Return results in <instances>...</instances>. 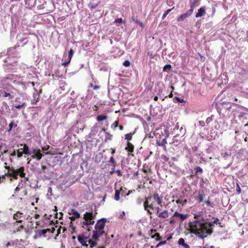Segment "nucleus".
Listing matches in <instances>:
<instances>
[{
  "mask_svg": "<svg viewBox=\"0 0 248 248\" xmlns=\"http://www.w3.org/2000/svg\"><path fill=\"white\" fill-rule=\"evenodd\" d=\"M219 223L217 218H214L213 222H208L207 219L202 218L201 220H195L188 223V231L200 238L204 239L213 232L214 224Z\"/></svg>",
  "mask_w": 248,
  "mask_h": 248,
  "instance_id": "obj_1",
  "label": "nucleus"
},
{
  "mask_svg": "<svg viewBox=\"0 0 248 248\" xmlns=\"http://www.w3.org/2000/svg\"><path fill=\"white\" fill-rule=\"evenodd\" d=\"M163 197L159 196L157 192H155L152 194L144 198L143 202V207L147 214L150 215V218H152L151 215L155 210L159 207L156 205H162Z\"/></svg>",
  "mask_w": 248,
  "mask_h": 248,
  "instance_id": "obj_2",
  "label": "nucleus"
},
{
  "mask_svg": "<svg viewBox=\"0 0 248 248\" xmlns=\"http://www.w3.org/2000/svg\"><path fill=\"white\" fill-rule=\"evenodd\" d=\"M5 168L7 170V175L10 177V181L13 180L12 178L14 179H17L18 176L21 178L25 177L26 173L24 172L25 168L24 167H21L17 169H15L14 167H10L7 166V163H5Z\"/></svg>",
  "mask_w": 248,
  "mask_h": 248,
  "instance_id": "obj_3",
  "label": "nucleus"
},
{
  "mask_svg": "<svg viewBox=\"0 0 248 248\" xmlns=\"http://www.w3.org/2000/svg\"><path fill=\"white\" fill-rule=\"evenodd\" d=\"M13 219L16 220V222H14V226H16L17 225V223H22L23 221V219H25L23 213L17 211L16 213L13 215Z\"/></svg>",
  "mask_w": 248,
  "mask_h": 248,
  "instance_id": "obj_4",
  "label": "nucleus"
},
{
  "mask_svg": "<svg viewBox=\"0 0 248 248\" xmlns=\"http://www.w3.org/2000/svg\"><path fill=\"white\" fill-rule=\"evenodd\" d=\"M97 213H93V212H86L84 215L83 218L84 220L89 222L94 221V219L95 218Z\"/></svg>",
  "mask_w": 248,
  "mask_h": 248,
  "instance_id": "obj_5",
  "label": "nucleus"
},
{
  "mask_svg": "<svg viewBox=\"0 0 248 248\" xmlns=\"http://www.w3.org/2000/svg\"><path fill=\"white\" fill-rule=\"evenodd\" d=\"M156 215L159 217H160L161 218H167L169 217V212L167 210H165L163 211L159 212V208H157L156 210Z\"/></svg>",
  "mask_w": 248,
  "mask_h": 248,
  "instance_id": "obj_6",
  "label": "nucleus"
},
{
  "mask_svg": "<svg viewBox=\"0 0 248 248\" xmlns=\"http://www.w3.org/2000/svg\"><path fill=\"white\" fill-rule=\"evenodd\" d=\"M10 110L9 107L5 102H3L1 104V107L0 109V114H5L6 113L9 112Z\"/></svg>",
  "mask_w": 248,
  "mask_h": 248,
  "instance_id": "obj_7",
  "label": "nucleus"
},
{
  "mask_svg": "<svg viewBox=\"0 0 248 248\" xmlns=\"http://www.w3.org/2000/svg\"><path fill=\"white\" fill-rule=\"evenodd\" d=\"M190 12V11H187L186 13L181 15L177 18V21L178 22H181L184 21L185 19L192 15Z\"/></svg>",
  "mask_w": 248,
  "mask_h": 248,
  "instance_id": "obj_8",
  "label": "nucleus"
},
{
  "mask_svg": "<svg viewBox=\"0 0 248 248\" xmlns=\"http://www.w3.org/2000/svg\"><path fill=\"white\" fill-rule=\"evenodd\" d=\"M206 6H203L198 9V12L195 15V17L198 18L204 16L206 14Z\"/></svg>",
  "mask_w": 248,
  "mask_h": 248,
  "instance_id": "obj_9",
  "label": "nucleus"
},
{
  "mask_svg": "<svg viewBox=\"0 0 248 248\" xmlns=\"http://www.w3.org/2000/svg\"><path fill=\"white\" fill-rule=\"evenodd\" d=\"M73 54H74L73 50L72 49H70L68 52V61H65V62H63L62 63V65L66 66L70 62L71 59L73 57Z\"/></svg>",
  "mask_w": 248,
  "mask_h": 248,
  "instance_id": "obj_10",
  "label": "nucleus"
},
{
  "mask_svg": "<svg viewBox=\"0 0 248 248\" xmlns=\"http://www.w3.org/2000/svg\"><path fill=\"white\" fill-rule=\"evenodd\" d=\"M134 146L129 141H127V146L125 148V150H126L129 154H131L134 152Z\"/></svg>",
  "mask_w": 248,
  "mask_h": 248,
  "instance_id": "obj_11",
  "label": "nucleus"
},
{
  "mask_svg": "<svg viewBox=\"0 0 248 248\" xmlns=\"http://www.w3.org/2000/svg\"><path fill=\"white\" fill-rule=\"evenodd\" d=\"M68 214L70 215H72L76 218H78L80 217V214L75 209H72Z\"/></svg>",
  "mask_w": 248,
  "mask_h": 248,
  "instance_id": "obj_12",
  "label": "nucleus"
},
{
  "mask_svg": "<svg viewBox=\"0 0 248 248\" xmlns=\"http://www.w3.org/2000/svg\"><path fill=\"white\" fill-rule=\"evenodd\" d=\"M20 145L21 146H23V148L22 150H23V152L24 154L28 155H31V153L30 151L29 147L27 146V144H21Z\"/></svg>",
  "mask_w": 248,
  "mask_h": 248,
  "instance_id": "obj_13",
  "label": "nucleus"
},
{
  "mask_svg": "<svg viewBox=\"0 0 248 248\" xmlns=\"http://www.w3.org/2000/svg\"><path fill=\"white\" fill-rule=\"evenodd\" d=\"M178 243L179 245L182 246L183 248H190V246L185 243V240L183 238H180Z\"/></svg>",
  "mask_w": 248,
  "mask_h": 248,
  "instance_id": "obj_14",
  "label": "nucleus"
},
{
  "mask_svg": "<svg viewBox=\"0 0 248 248\" xmlns=\"http://www.w3.org/2000/svg\"><path fill=\"white\" fill-rule=\"evenodd\" d=\"M0 96L7 97H8L10 99L13 98V96L10 93L6 92L4 90H0Z\"/></svg>",
  "mask_w": 248,
  "mask_h": 248,
  "instance_id": "obj_15",
  "label": "nucleus"
},
{
  "mask_svg": "<svg viewBox=\"0 0 248 248\" xmlns=\"http://www.w3.org/2000/svg\"><path fill=\"white\" fill-rule=\"evenodd\" d=\"M36 233H37L38 235H35L34 236V238H37L38 237H40L42 235H43L44 236H46V230H45V229H44V230H38L37 231H36Z\"/></svg>",
  "mask_w": 248,
  "mask_h": 248,
  "instance_id": "obj_16",
  "label": "nucleus"
},
{
  "mask_svg": "<svg viewBox=\"0 0 248 248\" xmlns=\"http://www.w3.org/2000/svg\"><path fill=\"white\" fill-rule=\"evenodd\" d=\"M173 217H179L183 221L187 218V216L184 214L179 213L178 212H175L173 214Z\"/></svg>",
  "mask_w": 248,
  "mask_h": 248,
  "instance_id": "obj_17",
  "label": "nucleus"
},
{
  "mask_svg": "<svg viewBox=\"0 0 248 248\" xmlns=\"http://www.w3.org/2000/svg\"><path fill=\"white\" fill-rule=\"evenodd\" d=\"M123 191V188L121 187L120 190L116 189L115 190V194L114 196V199L118 201L120 200V192H122Z\"/></svg>",
  "mask_w": 248,
  "mask_h": 248,
  "instance_id": "obj_18",
  "label": "nucleus"
},
{
  "mask_svg": "<svg viewBox=\"0 0 248 248\" xmlns=\"http://www.w3.org/2000/svg\"><path fill=\"white\" fill-rule=\"evenodd\" d=\"M43 156L42 154L41 153V151L39 149L35 153L34 155L32 156L33 158H36L38 160H40Z\"/></svg>",
  "mask_w": 248,
  "mask_h": 248,
  "instance_id": "obj_19",
  "label": "nucleus"
},
{
  "mask_svg": "<svg viewBox=\"0 0 248 248\" xmlns=\"http://www.w3.org/2000/svg\"><path fill=\"white\" fill-rule=\"evenodd\" d=\"M204 197L205 195L202 191H200L199 192L198 199L200 202H202L203 201Z\"/></svg>",
  "mask_w": 248,
  "mask_h": 248,
  "instance_id": "obj_20",
  "label": "nucleus"
},
{
  "mask_svg": "<svg viewBox=\"0 0 248 248\" xmlns=\"http://www.w3.org/2000/svg\"><path fill=\"white\" fill-rule=\"evenodd\" d=\"M107 118H108V116L107 115H98V116H97L96 120L98 122H101V121H102L107 119Z\"/></svg>",
  "mask_w": 248,
  "mask_h": 248,
  "instance_id": "obj_21",
  "label": "nucleus"
},
{
  "mask_svg": "<svg viewBox=\"0 0 248 248\" xmlns=\"http://www.w3.org/2000/svg\"><path fill=\"white\" fill-rule=\"evenodd\" d=\"M152 238H155V240L157 241L161 240L162 239V237L160 236L159 233H155V234L152 235L151 236Z\"/></svg>",
  "mask_w": 248,
  "mask_h": 248,
  "instance_id": "obj_22",
  "label": "nucleus"
},
{
  "mask_svg": "<svg viewBox=\"0 0 248 248\" xmlns=\"http://www.w3.org/2000/svg\"><path fill=\"white\" fill-rule=\"evenodd\" d=\"M95 221L89 222L86 220L81 222V224L83 227L84 226H88L90 225H93Z\"/></svg>",
  "mask_w": 248,
  "mask_h": 248,
  "instance_id": "obj_23",
  "label": "nucleus"
},
{
  "mask_svg": "<svg viewBox=\"0 0 248 248\" xmlns=\"http://www.w3.org/2000/svg\"><path fill=\"white\" fill-rule=\"evenodd\" d=\"M134 134V132L133 133H130L126 134L125 135V139L126 140L128 141L131 140L132 139V136Z\"/></svg>",
  "mask_w": 248,
  "mask_h": 248,
  "instance_id": "obj_24",
  "label": "nucleus"
},
{
  "mask_svg": "<svg viewBox=\"0 0 248 248\" xmlns=\"http://www.w3.org/2000/svg\"><path fill=\"white\" fill-rule=\"evenodd\" d=\"M173 102L175 103H183L184 102V100L183 99H181L180 98L175 96L173 99Z\"/></svg>",
  "mask_w": 248,
  "mask_h": 248,
  "instance_id": "obj_25",
  "label": "nucleus"
},
{
  "mask_svg": "<svg viewBox=\"0 0 248 248\" xmlns=\"http://www.w3.org/2000/svg\"><path fill=\"white\" fill-rule=\"evenodd\" d=\"M105 141H107L108 140H111L112 139V135L110 133L105 132Z\"/></svg>",
  "mask_w": 248,
  "mask_h": 248,
  "instance_id": "obj_26",
  "label": "nucleus"
},
{
  "mask_svg": "<svg viewBox=\"0 0 248 248\" xmlns=\"http://www.w3.org/2000/svg\"><path fill=\"white\" fill-rule=\"evenodd\" d=\"M196 1V0H194V2L190 4V9L188 10V11H190V12H191L190 13H191L192 14L193 12L194 9L195 7Z\"/></svg>",
  "mask_w": 248,
  "mask_h": 248,
  "instance_id": "obj_27",
  "label": "nucleus"
},
{
  "mask_svg": "<svg viewBox=\"0 0 248 248\" xmlns=\"http://www.w3.org/2000/svg\"><path fill=\"white\" fill-rule=\"evenodd\" d=\"M171 69V66L170 64H167L165 65L163 67V71H165L167 70H170Z\"/></svg>",
  "mask_w": 248,
  "mask_h": 248,
  "instance_id": "obj_28",
  "label": "nucleus"
},
{
  "mask_svg": "<svg viewBox=\"0 0 248 248\" xmlns=\"http://www.w3.org/2000/svg\"><path fill=\"white\" fill-rule=\"evenodd\" d=\"M174 8V7L172 9H170L167 10H166L162 16V19H164L165 17L169 14V13Z\"/></svg>",
  "mask_w": 248,
  "mask_h": 248,
  "instance_id": "obj_29",
  "label": "nucleus"
},
{
  "mask_svg": "<svg viewBox=\"0 0 248 248\" xmlns=\"http://www.w3.org/2000/svg\"><path fill=\"white\" fill-rule=\"evenodd\" d=\"M16 127L17 126L16 124H14L13 122H11L9 124V129L8 130V131H10L11 130L13 126Z\"/></svg>",
  "mask_w": 248,
  "mask_h": 248,
  "instance_id": "obj_30",
  "label": "nucleus"
},
{
  "mask_svg": "<svg viewBox=\"0 0 248 248\" xmlns=\"http://www.w3.org/2000/svg\"><path fill=\"white\" fill-rule=\"evenodd\" d=\"M231 155V153H225L221 154L222 157L226 159L228 156H230Z\"/></svg>",
  "mask_w": 248,
  "mask_h": 248,
  "instance_id": "obj_31",
  "label": "nucleus"
},
{
  "mask_svg": "<svg viewBox=\"0 0 248 248\" xmlns=\"http://www.w3.org/2000/svg\"><path fill=\"white\" fill-rule=\"evenodd\" d=\"M114 22L116 24H122L123 22V20L122 18H118L115 19Z\"/></svg>",
  "mask_w": 248,
  "mask_h": 248,
  "instance_id": "obj_32",
  "label": "nucleus"
},
{
  "mask_svg": "<svg viewBox=\"0 0 248 248\" xmlns=\"http://www.w3.org/2000/svg\"><path fill=\"white\" fill-rule=\"evenodd\" d=\"M195 170L196 174H197L198 172H202V169L200 167H197L196 168H195Z\"/></svg>",
  "mask_w": 248,
  "mask_h": 248,
  "instance_id": "obj_33",
  "label": "nucleus"
},
{
  "mask_svg": "<svg viewBox=\"0 0 248 248\" xmlns=\"http://www.w3.org/2000/svg\"><path fill=\"white\" fill-rule=\"evenodd\" d=\"M109 162L112 163L113 166L115 167L116 166V161L115 159L113 156H111L109 159Z\"/></svg>",
  "mask_w": 248,
  "mask_h": 248,
  "instance_id": "obj_34",
  "label": "nucleus"
},
{
  "mask_svg": "<svg viewBox=\"0 0 248 248\" xmlns=\"http://www.w3.org/2000/svg\"><path fill=\"white\" fill-rule=\"evenodd\" d=\"M123 65L125 67H129L130 65V62L128 60H125L124 62Z\"/></svg>",
  "mask_w": 248,
  "mask_h": 248,
  "instance_id": "obj_35",
  "label": "nucleus"
},
{
  "mask_svg": "<svg viewBox=\"0 0 248 248\" xmlns=\"http://www.w3.org/2000/svg\"><path fill=\"white\" fill-rule=\"evenodd\" d=\"M24 229V226L21 225L19 226H18L17 229H16V230H15L14 231L15 232H20V231L23 230Z\"/></svg>",
  "mask_w": 248,
  "mask_h": 248,
  "instance_id": "obj_36",
  "label": "nucleus"
},
{
  "mask_svg": "<svg viewBox=\"0 0 248 248\" xmlns=\"http://www.w3.org/2000/svg\"><path fill=\"white\" fill-rule=\"evenodd\" d=\"M25 103H23L21 105H16L15 107L17 109H20L24 107Z\"/></svg>",
  "mask_w": 248,
  "mask_h": 248,
  "instance_id": "obj_37",
  "label": "nucleus"
},
{
  "mask_svg": "<svg viewBox=\"0 0 248 248\" xmlns=\"http://www.w3.org/2000/svg\"><path fill=\"white\" fill-rule=\"evenodd\" d=\"M166 243H167L166 241H161L156 246L155 248H157L159 246L166 244Z\"/></svg>",
  "mask_w": 248,
  "mask_h": 248,
  "instance_id": "obj_38",
  "label": "nucleus"
},
{
  "mask_svg": "<svg viewBox=\"0 0 248 248\" xmlns=\"http://www.w3.org/2000/svg\"><path fill=\"white\" fill-rule=\"evenodd\" d=\"M133 20L136 23H138L139 24V25L140 26V27H141L142 28H143L144 25H143V23L142 22L140 21H139L138 20H137V19L135 20L134 19H133Z\"/></svg>",
  "mask_w": 248,
  "mask_h": 248,
  "instance_id": "obj_39",
  "label": "nucleus"
},
{
  "mask_svg": "<svg viewBox=\"0 0 248 248\" xmlns=\"http://www.w3.org/2000/svg\"><path fill=\"white\" fill-rule=\"evenodd\" d=\"M232 101L234 102H233L234 104H237L238 103L241 102V101L240 100H239V101H238V99L237 98H236L235 97H233L232 98Z\"/></svg>",
  "mask_w": 248,
  "mask_h": 248,
  "instance_id": "obj_40",
  "label": "nucleus"
},
{
  "mask_svg": "<svg viewBox=\"0 0 248 248\" xmlns=\"http://www.w3.org/2000/svg\"><path fill=\"white\" fill-rule=\"evenodd\" d=\"M63 214L62 212L60 213V217H58V214L57 213L55 215V217L61 219L62 217Z\"/></svg>",
  "mask_w": 248,
  "mask_h": 248,
  "instance_id": "obj_41",
  "label": "nucleus"
},
{
  "mask_svg": "<svg viewBox=\"0 0 248 248\" xmlns=\"http://www.w3.org/2000/svg\"><path fill=\"white\" fill-rule=\"evenodd\" d=\"M20 150H17V156L18 158H20L22 156L23 154H24L23 152H20L19 151Z\"/></svg>",
  "mask_w": 248,
  "mask_h": 248,
  "instance_id": "obj_42",
  "label": "nucleus"
},
{
  "mask_svg": "<svg viewBox=\"0 0 248 248\" xmlns=\"http://www.w3.org/2000/svg\"><path fill=\"white\" fill-rule=\"evenodd\" d=\"M236 191H237V192L238 193V194H240L241 192V188L239 185V184H237V185H236Z\"/></svg>",
  "mask_w": 248,
  "mask_h": 248,
  "instance_id": "obj_43",
  "label": "nucleus"
},
{
  "mask_svg": "<svg viewBox=\"0 0 248 248\" xmlns=\"http://www.w3.org/2000/svg\"><path fill=\"white\" fill-rule=\"evenodd\" d=\"M142 171L143 172H144V173H147V172H150L151 173H152V170H151V169H149L148 170H146V169H144V168H143V169H142Z\"/></svg>",
  "mask_w": 248,
  "mask_h": 248,
  "instance_id": "obj_44",
  "label": "nucleus"
},
{
  "mask_svg": "<svg viewBox=\"0 0 248 248\" xmlns=\"http://www.w3.org/2000/svg\"><path fill=\"white\" fill-rule=\"evenodd\" d=\"M183 199L181 198H179L178 200L176 201V202L177 204H182Z\"/></svg>",
  "mask_w": 248,
  "mask_h": 248,
  "instance_id": "obj_45",
  "label": "nucleus"
},
{
  "mask_svg": "<svg viewBox=\"0 0 248 248\" xmlns=\"http://www.w3.org/2000/svg\"><path fill=\"white\" fill-rule=\"evenodd\" d=\"M170 88L172 89V90H173L174 89V87L172 86H170ZM171 92H172V91H171ZM168 97L169 98H172L173 97V94H172V93L171 92L170 94L168 95Z\"/></svg>",
  "mask_w": 248,
  "mask_h": 248,
  "instance_id": "obj_46",
  "label": "nucleus"
},
{
  "mask_svg": "<svg viewBox=\"0 0 248 248\" xmlns=\"http://www.w3.org/2000/svg\"><path fill=\"white\" fill-rule=\"evenodd\" d=\"M50 148V146L49 145H47L46 146H45V147H43L42 148V150L43 151H47Z\"/></svg>",
  "mask_w": 248,
  "mask_h": 248,
  "instance_id": "obj_47",
  "label": "nucleus"
},
{
  "mask_svg": "<svg viewBox=\"0 0 248 248\" xmlns=\"http://www.w3.org/2000/svg\"><path fill=\"white\" fill-rule=\"evenodd\" d=\"M116 172L117 173V175L119 176H122V173L121 171L120 170H117L116 171Z\"/></svg>",
  "mask_w": 248,
  "mask_h": 248,
  "instance_id": "obj_48",
  "label": "nucleus"
},
{
  "mask_svg": "<svg viewBox=\"0 0 248 248\" xmlns=\"http://www.w3.org/2000/svg\"><path fill=\"white\" fill-rule=\"evenodd\" d=\"M118 124H119V121H116L113 124V125H114L115 127H117L118 126Z\"/></svg>",
  "mask_w": 248,
  "mask_h": 248,
  "instance_id": "obj_49",
  "label": "nucleus"
},
{
  "mask_svg": "<svg viewBox=\"0 0 248 248\" xmlns=\"http://www.w3.org/2000/svg\"><path fill=\"white\" fill-rule=\"evenodd\" d=\"M216 8L213 7L212 8V14H211V16L213 17L214 16L215 13H216Z\"/></svg>",
  "mask_w": 248,
  "mask_h": 248,
  "instance_id": "obj_50",
  "label": "nucleus"
},
{
  "mask_svg": "<svg viewBox=\"0 0 248 248\" xmlns=\"http://www.w3.org/2000/svg\"><path fill=\"white\" fill-rule=\"evenodd\" d=\"M9 176L8 175H7V173H5L4 175H2V176H1V180H3L4 179H5L6 178V176Z\"/></svg>",
  "mask_w": 248,
  "mask_h": 248,
  "instance_id": "obj_51",
  "label": "nucleus"
},
{
  "mask_svg": "<svg viewBox=\"0 0 248 248\" xmlns=\"http://www.w3.org/2000/svg\"><path fill=\"white\" fill-rule=\"evenodd\" d=\"M200 216L199 215L194 214V218H195V219H197L196 220H199L198 218H199V217H200Z\"/></svg>",
  "mask_w": 248,
  "mask_h": 248,
  "instance_id": "obj_52",
  "label": "nucleus"
},
{
  "mask_svg": "<svg viewBox=\"0 0 248 248\" xmlns=\"http://www.w3.org/2000/svg\"><path fill=\"white\" fill-rule=\"evenodd\" d=\"M187 201V200L186 199H185L184 200H183V202H182V205H184L185 204H186Z\"/></svg>",
  "mask_w": 248,
  "mask_h": 248,
  "instance_id": "obj_53",
  "label": "nucleus"
},
{
  "mask_svg": "<svg viewBox=\"0 0 248 248\" xmlns=\"http://www.w3.org/2000/svg\"><path fill=\"white\" fill-rule=\"evenodd\" d=\"M199 123L201 126H203L204 125V122L202 121H200Z\"/></svg>",
  "mask_w": 248,
  "mask_h": 248,
  "instance_id": "obj_54",
  "label": "nucleus"
},
{
  "mask_svg": "<svg viewBox=\"0 0 248 248\" xmlns=\"http://www.w3.org/2000/svg\"><path fill=\"white\" fill-rule=\"evenodd\" d=\"M150 247V245L149 244H145L144 246V248H149Z\"/></svg>",
  "mask_w": 248,
  "mask_h": 248,
  "instance_id": "obj_55",
  "label": "nucleus"
},
{
  "mask_svg": "<svg viewBox=\"0 0 248 248\" xmlns=\"http://www.w3.org/2000/svg\"><path fill=\"white\" fill-rule=\"evenodd\" d=\"M204 202L207 205H211V202L209 201H204Z\"/></svg>",
  "mask_w": 248,
  "mask_h": 248,
  "instance_id": "obj_56",
  "label": "nucleus"
},
{
  "mask_svg": "<svg viewBox=\"0 0 248 248\" xmlns=\"http://www.w3.org/2000/svg\"><path fill=\"white\" fill-rule=\"evenodd\" d=\"M100 86L98 85H95L93 86V89L94 90H97L100 88Z\"/></svg>",
  "mask_w": 248,
  "mask_h": 248,
  "instance_id": "obj_57",
  "label": "nucleus"
},
{
  "mask_svg": "<svg viewBox=\"0 0 248 248\" xmlns=\"http://www.w3.org/2000/svg\"><path fill=\"white\" fill-rule=\"evenodd\" d=\"M70 219L71 220V221L72 222V221H74L75 220L76 218H75L73 216H72V217H69Z\"/></svg>",
  "mask_w": 248,
  "mask_h": 248,
  "instance_id": "obj_58",
  "label": "nucleus"
},
{
  "mask_svg": "<svg viewBox=\"0 0 248 248\" xmlns=\"http://www.w3.org/2000/svg\"><path fill=\"white\" fill-rule=\"evenodd\" d=\"M39 217H40V215H39V214H35V215H34V218H35V219H38V218H39Z\"/></svg>",
  "mask_w": 248,
  "mask_h": 248,
  "instance_id": "obj_59",
  "label": "nucleus"
},
{
  "mask_svg": "<svg viewBox=\"0 0 248 248\" xmlns=\"http://www.w3.org/2000/svg\"><path fill=\"white\" fill-rule=\"evenodd\" d=\"M16 151H14V152H13V153L10 155H11V156H15V155H16Z\"/></svg>",
  "mask_w": 248,
  "mask_h": 248,
  "instance_id": "obj_60",
  "label": "nucleus"
},
{
  "mask_svg": "<svg viewBox=\"0 0 248 248\" xmlns=\"http://www.w3.org/2000/svg\"><path fill=\"white\" fill-rule=\"evenodd\" d=\"M119 128L120 130H123L124 129V126L122 125H120L119 126Z\"/></svg>",
  "mask_w": 248,
  "mask_h": 248,
  "instance_id": "obj_61",
  "label": "nucleus"
},
{
  "mask_svg": "<svg viewBox=\"0 0 248 248\" xmlns=\"http://www.w3.org/2000/svg\"><path fill=\"white\" fill-rule=\"evenodd\" d=\"M41 168H42V170H45V169H46V167L45 165H42Z\"/></svg>",
  "mask_w": 248,
  "mask_h": 248,
  "instance_id": "obj_62",
  "label": "nucleus"
},
{
  "mask_svg": "<svg viewBox=\"0 0 248 248\" xmlns=\"http://www.w3.org/2000/svg\"><path fill=\"white\" fill-rule=\"evenodd\" d=\"M55 229L54 227H52L51 229V232L52 233H54V231H55Z\"/></svg>",
  "mask_w": 248,
  "mask_h": 248,
  "instance_id": "obj_63",
  "label": "nucleus"
},
{
  "mask_svg": "<svg viewBox=\"0 0 248 248\" xmlns=\"http://www.w3.org/2000/svg\"><path fill=\"white\" fill-rule=\"evenodd\" d=\"M156 232V230L155 229H151V233H153Z\"/></svg>",
  "mask_w": 248,
  "mask_h": 248,
  "instance_id": "obj_64",
  "label": "nucleus"
}]
</instances>
